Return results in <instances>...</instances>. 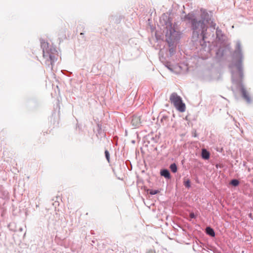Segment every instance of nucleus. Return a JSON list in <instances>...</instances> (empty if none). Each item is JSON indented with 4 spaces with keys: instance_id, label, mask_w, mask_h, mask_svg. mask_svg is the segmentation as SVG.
Listing matches in <instances>:
<instances>
[{
    "instance_id": "1",
    "label": "nucleus",
    "mask_w": 253,
    "mask_h": 253,
    "mask_svg": "<svg viewBox=\"0 0 253 253\" xmlns=\"http://www.w3.org/2000/svg\"><path fill=\"white\" fill-rule=\"evenodd\" d=\"M229 68L232 75L233 84L240 88L243 97L248 103H251L249 94L242 83L244 77L242 64H230Z\"/></svg>"
},
{
    "instance_id": "2",
    "label": "nucleus",
    "mask_w": 253,
    "mask_h": 253,
    "mask_svg": "<svg viewBox=\"0 0 253 253\" xmlns=\"http://www.w3.org/2000/svg\"><path fill=\"white\" fill-rule=\"evenodd\" d=\"M41 45L42 49L43 57L46 59V61L51 63L56 62L59 57L57 51L50 46L49 43L43 40L41 41Z\"/></svg>"
},
{
    "instance_id": "3",
    "label": "nucleus",
    "mask_w": 253,
    "mask_h": 253,
    "mask_svg": "<svg viewBox=\"0 0 253 253\" xmlns=\"http://www.w3.org/2000/svg\"><path fill=\"white\" fill-rule=\"evenodd\" d=\"M169 100L175 108L179 112H183L185 111L186 107L185 104L182 102L181 97L176 93L173 92L169 97Z\"/></svg>"
},
{
    "instance_id": "4",
    "label": "nucleus",
    "mask_w": 253,
    "mask_h": 253,
    "mask_svg": "<svg viewBox=\"0 0 253 253\" xmlns=\"http://www.w3.org/2000/svg\"><path fill=\"white\" fill-rule=\"evenodd\" d=\"M165 67L175 74L185 73L188 70V64H164Z\"/></svg>"
},
{
    "instance_id": "5",
    "label": "nucleus",
    "mask_w": 253,
    "mask_h": 253,
    "mask_svg": "<svg viewBox=\"0 0 253 253\" xmlns=\"http://www.w3.org/2000/svg\"><path fill=\"white\" fill-rule=\"evenodd\" d=\"M192 28L194 30V33L196 32L197 35H198V32L201 31L203 40H205L206 38V31L207 30V27L204 23V21H197L195 20H193L192 21Z\"/></svg>"
},
{
    "instance_id": "6",
    "label": "nucleus",
    "mask_w": 253,
    "mask_h": 253,
    "mask_svg": "<svg viewBox=\"0 0 253 253\" xmlns=\"http://www.w3.org/2000/svg\"><path fill=\"white\" fill-rule=\"evenodd\" d=\"M178 33L174 29L171 28L168 30L166 33V40L169 44L174 42L177 40Z\"/></svg>"
},
{
    "instance_id": "7",
    "label": "nucleus",
    "mask_w": 253,
    "mask_h": 253,
    "mask_svg": "<svg viewBox=\"0 0 253 253\" xmlns=\"http://www.w3.org/2000/svg\"><path fill=\"white\" fill-rule=\"evenodd\" d=\"M235 54L240 58V61L242 62V47L240 42H237L236 43Z\"/></svg>"
},
{
    "instance_id": "8",
    "label": "nucleus",
    "mask_w": 253,
    "mask_h": 253,
    "mask_svg": "<svg viewBox=\"0 0 253 253\" xmlns=\"http://www.w3.org/2000/svg\"><path fill=\"white\" fill-rule=\"evenodd\" d=\"M141 124L139 117L134 116L131 119V124L134 127H138Z\"/></svg>"
},
{
    "instance_id": "9",
    "label": "nucleus",
    "mask_w": 253,
    "mask_h": 253,
    "mask_svg": "<svg viewBox=\"0 0 253 253\" xmlns=\"http://www.w3.org/2000/svg\"><path fill=\"white\" fill-rule=\"evenodd\" d=\"M161 175L166 178L169 179L170 178V175L169 171L168 169H163L160 172Z\"/></svg>"
},
{
    "instance_id": "10",
    "label": "nucleus",
    "mask_w": 253,
    "mask_h": 253,
    "mask_svg": "<svg viewBox=\"0 0 253 253\" xmlns=\"http://www.w3.org/2000/svg\"><path fill=\"white\" fill-rule=\"evenodd\" d=\"M202 157L203 159L205 160H208L210 158V153L209 152L206 150V149H202Z\"/></svg>"
},
{
    "instance_id": "11",
    "label": "nucleus",
    "mask_w": 253,
    "mask_h": 253,
    "mask_svg": "<svg viewBox=\"0 0 253 253\" xmlns=\"http://www.w3.org/2000/svg\"><path fill=\"white\" fill-rule=\"evenodd\" d=\"M206 232L208 235H210L211 237H214L215 236V233L214 230L210 227H208L206 228Z\"/></svg>"
},
{
    "instance_id": "12",
    "label": "nucleus",
    "mask_w": 253,
    "mask_h": 253,
    "mask_svg": "<svg viewBox=\"0 0 253 253\" xmlns=\"http://www.w3.org/2000/svg\"><path fill=\"white\" fill-rule=\"evenodd\" d=\"M169 168L171 171L173 173H175L177 170V166L175 163L171 164L170 165Z\"/></svg>"
},
{
    "instance_id": "13",
    "label": "nucleus",
    "mask_w": 253,
    "mask_h": 253,
    "mask_svg": "<svg viewBox=\"0 0 253 253\" xmlns=\"http://www.w3.org/2000/svg\"><path fill=\"white\" fill-rule=\"evenodd\" d=\"M231 184L234 186H237L239 185V181L237 179H233L231 181Z\"/></svg>"
},
{
    "instance_id": "14",
    "label": "nucleus",
    "mask_w": 253,
    "mask_h": 253,
    "mask_svg": "<svg viewBox=\"0 0 253 253\" xmlns=\"http://www.w3.org/2000/svg\"><path fill=\"white\" fill-rule=\"evenodd\" d=\"M202 14V16L203 17L204 19L205 20L208 17V13L205 10H201Z\"/></svg>"
},
{
    "instance_id": "15",
    "label": "nucleus",
    "mask_w": 253,
    "mask_h": 253,
    "mask_svg": "<svg viewBox=\"0 0 253 253\" xmlns=\"http://www.w3.org/2000/svg\"><path fill=\"white\" fill-rule=\"evenodd\" d=\"M105 155L106 159L107 160L108 162H110V154H109V152L108 150L105 151Z\"/></svg>"
},
{
    "instance_id": "16",
    "label": "nucleus",
    "mask_w": 253,
    "mask_h": 253,
    "mask_svg": "<svg viewBox=\"0 0 253 253\" xmlns=\"http://www.w3.org/2000/svg\"><path fill=\"white\" fill-rule=\"evenodd\" d=\"M159 192V191L158 190H153V189H151V190H150L149 193H150V194H151L152 195H153L157 194Z\"/></svg>"
},
{
    "instance_id": "17",
    "label": "nucleus",
    "mask_w": 253,
    "mask_h": 253,
    "mask_svg": "<svg viewBox=\"0 0 253 253\" xmlns=\"http://www.w3.org/2000/svg\"><path fill=\"white\" fill-rule=\"evenodd\" d=\"M184 185L187 187L189 188L191 186L190 185V181L189 180H187L185 182Z\"/></svg>"
},
{
    "instance_id": "18",
    "label": "nucleus",
    "mask_w": 253,
    "mask_h": 253,
    "mask_svg": "<svg viewBox=\"0 0 253 253\" xmlns=\"http://www.w3.org/2000/svg\"><path fill=\"white\" fill-rule=\"evenodd\" d=\"M189 216L191 218H195L196 217L195 214L193 212L190 213Z\"/></svg>"
},
{
    "instance_id": "19",
    "label": "nucleus",
    "mask_w": 253,
    "mask_h": 253,
    "mask_svg": "<svg viewBox=\"0 0 253 253\" xmlns=\"http://www.w3.org/2000/svg\"><path fill=\"white\" fill-rule=\"evenodd\" d=\"M147 253H154L152 251H149Z\"/></svg>"
},
{
    "instance_id": "20",
    "label": "nucleus",
    "mask_w": 253,
    "mask_h": 253,
    "mask_svg": "<svg viewBox=\"0 0 253 253\" xmlns=\"http://www.w3.org/2000/svg\"><path fill=\"white\" fill-rule=\"evenodd\" d=\"M163 119H166V118L165 117H163V118L162 119V120H163Z\"/></svg>"
},
{
    "instance_id": "21",
    "label": "nucleus",
    "mask_w": 253,
    "mask_h": 253,
    "mask_svg": "<svg viewBox=\"0 0 253 253\" xmlns=\"http://www.w3.org/2000/svg\"><path fill=\"white\" fill-rule=\"evenodd\" d=\"M172 49H169L170 52H171Z\"/></svg>"
}]
</instances>
